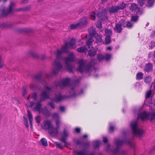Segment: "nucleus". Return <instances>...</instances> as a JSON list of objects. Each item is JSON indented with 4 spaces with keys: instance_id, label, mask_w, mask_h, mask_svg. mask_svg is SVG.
Listing matches in <instances>:
<instances>
[{
    "instance_id": "obj_4",
    "label": "nucleus",
    "mask_w": 155,
    "mask_h": 155,
    "mask_svg": "<svg viewBox=\"0 0 155 155\" xmlns=\"http://www.w3.org/2000/svg\"><path fill=\"white\" fill-rule=\"evenodd\" d=\"M49 92L43 91L40 95V99L39 102L38 103L31 101L30 103V107L32 108L34 111H41L42 104L41 102L44 101L46 99L50 98V94Z\"/></svg>"
},
{
    "instance_id": "obj_63",
    "label": "nucleus",
    "mask_w": 155,
    "mask_h": 155,
    "mask_svg": "<svg viewBox=\"0 0 155 155\" xmlns=\"http://www.w3.org/2000/svg\"><path fill=\"white\" fill-rule=\"evenodd\" d=\"M89 145H90V143L88 142H87L84 144V146L85 147H87L88 148L89 147Z\"/></svg>"
},
{
    "instance_id": "obj_44",
    "label": "nucleus",
    "mask_w": 155,
    "mask_h": 155,
    "mask_svg": "<svg viewBox=\"0 0 155 155\" xmlns=\"http://www.w3.org/2000/svg\"><path fill=\"white\" fill-rule=\"evenodd\" d=\"M95 37L97 40V41L98 42H100L101 40V36L98 35V34H97V35H94Z\"/></svg>"
},
{
    "instance_id": "obj_46",
    "label": "nucleus",
    "mask_w": 155,
    "mask_h": 155,
    "mask_svg": "<svg viewBox=\"0 0 155 155\" xmlns=\"http://www.w3.org/2000/svg\"><path fill=\"white\" fill-rule=\"evenodd\" d=\"M149 49H152L155 46V43L153 41H151L149 44Z\"/></svg>"
},
{
    "instance_id": "obj_64",
    "label": "nucleus",
    "mask_w": 155,
    "mask_h": 155,
    "mask_svg": "<svg viewBox=\"0 0 155 155\" xmlns=\"http://www.w3.org/2000/svg\"><path fill=\"white\" fill-rule=\"evenodd\" d=\"M155 150V145L153 146L151 149L150 150V152H151L152 151H154Z\"/></svg>"
},
{
    "instance_id": "obj_1",
    "label": "nucleus",
    "mask_w": 155,
    "mask_h": 155,
    "mask_svg": "<svg viewBox=\"0 0 155 155\" xmlns=\"http://www.w3.org/2000/svg\"><path fill=\"white\" fill-rule=\"evenodd\" d=\"M154 107H155V100ZM139 118L142 120L148 119L150 121L153 122L155 121V112L147 113L144 111L142 113H138L137 117V119ZM137 120H135L132 121L130 126L132 129L133 134L138 137H140L143 134L144 132L143 130L137 128Z\"/></svg>"
},
{
    "instance_id": "obj_58",
    "label": "nucleus",
    "mask_w": 155,
    "mask_h": 155,
    "mask_svg": "<svg viewBox=\"0 0 155 155\" xmlns=\"http://www.w3.org/2000/svg\"><path fill=\"white\" fill-rule=\"evenodd\" d=\"M75 130L77 133H79L81 131V129L79 128H76L75 129Z\"/></svg>"
},
{
    "instance_id": "obj_8",
    "label": "nucleus",
    "mask_w": 155,
    "mask_h": 155,
    "mask_svg": "<svg viewBox=\"0 0 155 155\" xmlns=\"http://www.w3.org/2000/svg\"><path fill=\"white\" fill-rule=\"evenodd\" d=\"M15 4L11 2L10 3L9 8L6 9L4 5H2L0 7V15L1 16H5L8 15L12 13L14 10L13 8L15 7Z\"/></svg>"
},
{
    "instance_id": "obj_40",
    "label": "nucleus",
    "mask_w": 155,
    "mask_h": 155,
    "mask_svg": "<svg viewBox=\"0 0 155 155\" xmlns=\"http://www.w3.org/2000/svg\"><path fill=\"white\" fill-rule=\"evenodd\" d=\"M96 26L98 29H101L102 28L101 21L99 20L97 21L96 23Z\"/></svg>"
},
{
    "instance_id": "obj_53",
    "label": "nucleus",
    "mask_w": 155,
    "mask_h": 155,
    "mask_svg": "<svg viewBox=\"0 0 155 155\" xmlns=\"http://www.w3.org/2000/svg\"><path fill=\"white\" fill-rule=\"evenodd\" d=\"M52 118L56 120L59 119V116L58 114L56 113H54L52 114Z\"/></svg>"
},
{
    "instance_id": "obj_20",
    "label": "nucleus",
    "mask_w": 155,
    "mask_h": 155,
    "mask_svg": "<svg viewBox=\"0 0 155 155\" xmlns=\"http://www.w3.org/2000/svg\"><path fill=\"white\" fill-rule=\"evenodd\" d=\"M83 93V91L82 89L81 90L79 93H76L74 91V88L72 87L71 89V91L70 92V94L71 97H74L82 94Z\"/></svg>"
},
{
    "instance_id": "obj_16",
    "label": "nucleus",
    "mask_w": 155,
    "mask_h": 155,
    "mask_svg": "<svg viewBox=\"0 0 155 155\" xmlns=\"http://www.w3.org/2000/svg\"><path fill=\"white\" fill-rule=\"evenodd\" d=\"M63 135L60 139V140L64 143H68L66 141V139L68 137V131L64 129L63 131Z\"/></svg>"
},
{
    "instance_id": "obj_26",
    "label": "nucleus",
    "mask_w": 155,
    "mask_h": 155,
    "mask_svg": "<svg viewBox=\"0 0 155 155\" xmlns=\"http://www.w3.org/2000/svg\"><path fill=\"white\" fill-rule=\"evenodd\" d=\"M97 51L95 50H91L88 51V53L89 56L91 57L94 56L96 54Z\"/></svg>"
},
{
    "instance_id": "obj_12",
    "label": "nucleus",
    "mask_w": 155,
    "mask_h": 155,
    "mask_svg": "<svg viewBox=\"0 0 155 155\" xmlns=\"http://www.w3.org/2000/svg\"><path fill=\"white\" fill-rule=\"evenodd\" d=\"M70 79L68 78L64 79L61 81L55 82L56 87H64L68 86L70 83Z\"/></svg>"
},
{
    "instance_id": "obj_43",
    "label": "nucleus",
    "mask_w": 155,
    "mask_h": 155,
    "mask_svg": "<svg viewBox=\"0 0 155 155\" xmlns=\"http://www.w3.org/2000/svg\"><path fill=\"white\" fill-rule=\"evenodd\" d=\"M54 143L57 147L61 149H63V147L61 143H59L57 141H55Z\"/></svg>"
},
{
    "instance_id": "obj_29",
    "label": "nucleus",
    "mask_w": 155,
    "mask_h": 155,
    "mask_svg": "<svg viewBox=\"0 0 155 155\" xmlns=\"http://www.w3.org/2000/svg\"><path fill=\"white\" fill-rule=\"evenodd\" d=\"M40 142L43 146L46 147L48 146L47 140L45 138H41L40 140Z\"/></svg>"
},
{
    "instance_id": "obj_14",
    "label": "nucleus",
    "mask_w": 155,
    "mask_h": 155,
    "mask_svg": "<svg viewBox=\"0 0 155 155\" xmlns=\"http://www.w3.org/2000/svg\"><path fill=\"white\" fill-rule=\"evenodd\" d=\"M65 98L64 96L61 95L60 93L55 94L54 97L51 100L56 102H59Z\"/></svg>"
},
{
    "instance_id": "obj_36",
    "label": "nucleus",
    "mask_w": 155,
    "mask_h": 155,
    "mask_svg": "<svg viewBox=\"0 0 155 155\" xmlns=\"http://www.w3.org/2000/svg\"><path fill=\"white\" fill-rule=\"evenodd\" d=\"M147 6L148 7H151L153 5L154 2L153 0H147Z\"/></svg>"
},
{
    "instance_id": "obj_28",
    "label": "nucleus",
    "mask_w": 155,
    "mask_h": 155,
    "mask_svg": "<svg viewBox=\"0 0 155 155\" xmlns=\"http://www.w3.org/2000/svg\"><path fill=\"white\" fill-rule=\"evenodd\" d=\"M143 74L142 72L138 73L136 74V79L138 80H140L143 78Z\"/></svg>"
},
{
    "instance_id": "obj_51",
    "label": "nucleus",
    "mask_w": 155,
    "mask_h": 155,
    "mask_svg": "<svg viewBox=\"0 0 155 155\" xmlns=\"http://www.w3.org/2000/svg\"><path fill=\"white\" fill-rule=\"evenodd\" d=\"M60 123V121L59 119L56 120V129H57V130L58 131V129L59 128V124Z\"/></svg>"
},
{
    "instance_id": "obj_18",
    "label": "nucleus",
    "mask_w": 155,
    "mask_h": 155,
    "mask_svg": "<svg viewBox=\"0 0 155 155\" xmlns=\"http://www.w3.org/2000/svg\"><path fill=\"white\" fill-rule=\"evenodd\" d=\"M29 54L31 56L36 58H41L42 59H45L46 57L45 55H43L41 56V57H39L38 55L36 53L32 51H31L29 52Z\"/></svg>"
},
{
    "instance_id": "obj_6",
    "label": "nucleus",
    "mask_w": 155,
    "mask_h": 155,
    "mask_svg": "<svg viewBox=\"0 0 155 155\" xmlns=\"http://www.w3.org/2000/svg\"><path fill=\"white\" fill-rule=\"evenodd\" d=\"M42 128L45 130H48L49 134L52 136L57 135L58 131L57 129H56L52 126L51 122L49 120H47L45 121L43 124L42 125Z\"/></svg>"
},
{
    "instance_id": "obj_59",
    "label": "nucleus",
    "mask_w": 155,
    "mask_h": 155,
    "mask_svg": "<svg viewBox=\"0 0 155 155\" xmlns=\"http://www.w3.org/2000/svg\"><path fill=\"white\" fill-rule=\"evenodd\" d=\"M76 142L78 145H82V142L80 140H78Z\"/></svg>"
},
{
    "instance_id": "obj_13",
    "label": "nucleus",
    "mask_w": 155,
    "mask_h": 155,
    "mask_svg": "<svg viewBox=\"0 0 155 155\" xmlns=\"http://www.w3.org/2000/svg\"><path fill=\"white\" fill-rule=\"evenodd\" d=\"M89 20L86 17L81 18L78 22L80 28H82L88 23Z\"/></svg>"
},
{
    "instance_id": "obj_25",
    "label": "nucleus",
    "mask_w": 155,
    "mask_h": 155,
    "mask_svg": "<svg viewBox=\"0 0 155 155\" xmlns=\"http://www.w3.org/2000/svg\"><path fill=\"white\" fill-rule=\"evenodd\" d=\"M68 43H66L62 47L61 50L63 52L67 53L68 51Z\"/></svg>"
},
{
    "instance_id": "obj_45",
    "label": "nucleus",
    "mask_w": 155,
    "mask_h": 155,
    "mask_svg": "<svg viewBox=\"0 0 155 155\" xmlns=\"http://www.w3.org/2000/svg\"><path fill=\"white\" fill-rule=\"evenodd\" d=\"M100 145V142L98 141H95L94 142V148H98Z\"/></svg>"
},
{
    "instance_id": "obj_17",
    "label": "nucleus",
    "mask_w": 155,
    "mask_h": 155,
    "mask_svg": "<svg viewBox=\"0 0 155 155\" xmlns=\"http://www.w3.org/2000/svg\"><path fill=\"white\" fill-rule=\"evenodd\" d=\"M153 69V65L150 62L146 64L144 68V71L147 72H151L152 71Z\"/></svg>"
},
{
    "instance_id": "obj_3",
    "label": "nucleus",
    "mask_w": 155,
    "mask_h": 155,
    "mask_svg": "<svg viewBox=\"0 0 155 155\" xmlns=\"http://www.w3.org/2000/svg\"><path fill=\"white\" fill-rule=\"evenodd\" d=\"M62 51L58 50L56 52V59L54 61V65L56 68H54L52 69L50 74H46L45 75L47 78H51L53 75L56 74L60 70L63 71L65 69L63 68L62 65L60 63L59 60L61 58Z\"/></svg>"
},
{
    "instance_id": "obj_34",
    "label": "nucleus",
    "mask_w": 155,
    "mask_h": 155,
    "mask_svg": "<svg viewBox=\"0 0 155 155\" xmlns=\"http://www.w3.org/2000/svg\"><path fill=\"white\" fill-rule=\"evenodd\" d=\"M42 112L45 116H49L50 115L49 112L47 108L43 109L42 110Z\"/></svg>"
},
{
    "instance_id": "obj_10",
    "label": "nucleus",
    "mask_w": 155,
    "mask_h": 155,
    "mask_svg": "<svg viewBox=\"0 0 155 155\" xmlns=\"http://www.w3.org/2000/svg\"><path fill=\"white\" fill-rule=\"evenodd\" d=\"M126 4L123 2L117 5H114L110 7L109 9V12L110 13H114L117 12L120 10L123 9L126 7Z\"/></svg>"
},
{
    "instance_id": "obj_50",
    "label": "nucleus",
    "mask_w": 155,
    "mask_h": 155,
    "mask_svg": "<svg viewBox=\"0 0 155 155\" xmlns=\"http://www.w3.org/2000/svg\"><path fill=\"white\" fill-rule=\"evenodd\" d=\"M37 93L36 92L33 93L32 94L31 98L34 100H36L37 98Z\"/></svg>"
},
{
    "instance_id": "obj_23",
    "label": "nucleus",
    "mask_w": 155,
    "mask_h": 155,
    "mask_svg": "<svg viewBox=\"0 0 155 155\" xmlns=\"http://www.w3.org/2000/svg\"><path fill=\"white\" fill-rule=\"evenodd\" d=\"M138 8V5L134 3H132L130 7V9L131 11H134L137 10Z\"/></svg>"
},
{
    "instance_id": "obj_38",
    "label": "nucleus",
    "mask_w": 155,
    "mask_h": 155,
    "mask_svg": "<svg viewBox=\"0 0 155 155\" xmlns=\"http://www.w3.org/2000/svg\"><path fill=\"white\" fill-rule=\"evenodd\" d=\"M152 92L151 90L147 92L146 94V100L145 101V103L147 102V100L148 98H150V97L151 94Z\"/></svg>"
},
{
    "instance_id": "obj_27",
    "label": "nucleus",
    "mask_w": 155,
    "mask_h": 155,
    "mask_svg": "<svg viewBox=\"0 0 155 155\" xmlns=\"http://www.w3.org/2000/svg\"><path fill=\"white\" fill-rule=\"evenodd\" d=\"M30 88L32 90H37L39 89L38 88V86L34 83H31L29 86Z\"/></svg>"
},
{
    "instance_id": "obj_41",
    "label": "nucleus",
    "mask_w": 155,
    "mask_h": 155,
    "mask_svg": "<svg viewBox=\"0 0 155 155\" xmlns=\"http://www.w3.org/2000/svg\"><path fill=\"white\" fill-rule=\"evenodd\" d=\"M109 132L110 133L113 132L114 130L115 127L114 126H112V124L111 123H109Z\"/></svg>"
},
{
    "instance_id": "obj_33",
    "label": "nucleus",
    "mask_w": 155,
    "mask_h": 155,
    "mask_svg": "<svg viewBox=\"0 0 155 155\" xmlns=\"http://www.w3.org/2000/svg\"><path fill=\"white\" fill-rule=\"evenodd\" d=\"M151 81V77L150 76L146 77L144 79V82L145 83L148 84Z\"/></svg>"
},
{
    "instance_id": "obj_9",
    "label": "nucleus",
    "mask_w": 155,
    "mask_h": 155,
    "mask_svg": "<svg viewBox=\"0 0 155 155\" xmlns=\"http://www.w3.org/2000/svg\"><path fill=\"white\" fill-rule=\"evenodd\" d=\"M34 78L35 80L41 83L44 85L45 90L44 91H46V92H49V93H50L51 92V87H49L47 85L45 80L43 79L41 74L35 75Z\"/></svg>"
},
{
    "instance_id": "obj_31",
    "label": "nucleus",
    "mask_w": 155,
    "mask_h": 155,
    "mask_svg": "<svg viewBox=\"0 0 155 155\" xmlns=\"http://www.w3.org/2000/svg\"><path fill=\"white\" fill-rule=\"evenodd\" d=\"M139 17L137 15H132L131 17L130 21L136 22H137L139 19Z\"/></svg>"
},
{
    "instance_id": "obj_35",
    "label": "nucleus",
    "mask_w": 155,
    "mask_h": 155,
    "mask_svg": "<svg viewBox=\"0 0 155 155\" xmlns=\"http://www.w3.org/2000/svg\"><path fill=\"white\" fill-rule=\"evenodd\" d=\"M126 27L127 28L130 29L132 28L133 26V24L131 23L130 21H127L126 22Z\"/></svg>"
},
{
    "instance_id": "obj_30",
    "label": "nucleus",
    "mask_w": 155,
    "mask_h": 155,
    "mask_svg": "<svg viewBox=\"0 0 155 155\" xmlns=\"http://www.w3.org/2000/svg\"><path fill=\"white\" fill-rule=\"evenodd\" d=\"M105 33L106 35V36H110L112 35V31L111 29H106L105 30Z\"/></svg>"
},
{
    "instance_id": "obj_48",
    "label": "nucleus",
    "mask_w": 155,
    "mask_h": 155,
    "mask_svg": "<svg viewBox=\"0 0 155 155\" xmlns=\"http://www.w3.org/2000/svg\"><path fill=\"white\" fill-rule=\"evenodd\" d=\"M27 87L25 86H24L23 87V95L25 96L27 94Z\"/></svg>"
},
{
    "instance_id": "obj_11",
    "label": "nucleus",
    "mask_w": 155,
    "mask_h": 155,
    "mask_svg": "<svg viewBox=\"0 0 155 155\" xmlns=\"http://www.w3.org/2000/svg\"><path fill=\"white\" fill-rule=\"evenodd\" d=\"M74 59L73 56L67 57L65 59V63L66 64V69L70 72H72L73 71V67L70 65V63L74 62Z\"/></svg>"
},
{
    "instance_id": "obj_47",
    "label": "nucleus",
    "mask_w": 155,
    "mask_h": 155,
    "mask_svg": "<svg viewBox=\"0 0 155 155\" xmlns=\"http://www.w3.org/2000/svg\"><path fill=\"white\" fill-rule=\"evenodd\" d=\"M119 22L120 23V25L122 27L123 26L124 28L126 27L125 25H126V22L123 20H121Z\"/></svg>"
},
{
    "instance_id": "obj_62",
    "label": "nucleus",
    "mask_w": 155,
    "mask_h": 155,
    "mask_svg": "<svg viewBox=\"0 0 155 155\" xmlns=\"http://www.w3.org/2000/svg\"><path fill=\"white\" fill-rule=\"evenodd\" d=\"M151 36L152 37H155V31H153L152 34L151 35Z\"/></svg>"
},
{
    "instance_id": "obj_39",
    "label": "nucleus",
    "mask_w": 155,
    "mask_h": 155,
    "mask_svg": "<svg viewBox=\"0 0 155 155\" xmlns=\"http://www.w3.org/2000/svg\"><path fill=\"white\" fill-rule=\"evenodd\" d=\"M96 13L94 12H92L90 13V17L92 20H94L95 19Z\"/></svg>"
},
{
    "instance_id": "obj_7",
    "label": "nucleus",
    "mask_w": 155,
    "mask_h": 155,
    "mask_svg": "<svg viewBox=\"0 0 155 155\" xmlns=\"http://www.w3.org/2000/svg\"><path fill=\"white\" fill-rule=\"evenodd\" d=\"M90 35L88 36L87 35L86 37V45L88 46L89 48H93L92 45V43L94 41V39L92 36H94L97 35L96 31L95 29L93 27H91L88 30Z\"/></svg>"
},
{
    "instance_id": "obj_2",
    "label": "nucleus",
    "mask_w": 155,
    "mask_h": 155,
    "mask_svg": "<svg viewBox=\"0 0 155 155\" xmlns=\"http://www.w3.org/2000/svg\"><path fill=\"white\" fill-rule=\"evenodd\" d=\"M115 143L116 145V148L114 150L110 149V145L107 146L106 150L111 153L112 154H116L118 153L120 151V147L124 144L126 143L132 147H134V144L132 139L126 138L124 140H120L119 139H115Z\"/></svg>"
},
{
    "instance_id": "obj_57",
    "label": "nucleus",
    "mask_w": 155,
    "mask_h": 155,
    "mask_svg": "<svg viewBox=\"0 0 155 155\" xmlns=\"http://www.w3.org/2000/svg\"><path fill=\"white\" fill-rule=\"evenodd\" d=\"M29 9V8L28 7H26L24 8H21L19 10H18V11H21V10H23L24 11H25L28 10Z\"/></svg>"
},
{
    "instance_id": "obj_32",
    "label": "nucleus",
    "mask_w": 155,
    "mask_h": 155,
    "mask_svg": "<svg viewBox=\"0 0 155 155\" xmlns=\"http://www.w3.org/2000/svg\"><path fill=\"white\" fill-rule=\"evenodd\" d=\"M70 28L71 29H76L79 27V25L78 22L76 24H73L70 25Z\"/></svg>"
},
{
    "instance_id": "obj_15",
    "label": "nucleus",
    "mask_w": 155,
    "mask_h": 155,
    "mask_svg": "<svg viewBox=\"0 0 155 155\" xmlns=\"http://www.w3.org/2000/svg\"><path fill=\"white\" fill-rule=\"evenodd\" d=\"M76 39L74 38H72L71 41L68 43V48L70 49H74L77 47V44L76 43Z\"/></svg>"
},
{
    "instance_id": "obj_61",
    "label": "nucleus",
    "mask_w": 155,
    "mask_h": 155,
    "mask_svg": "<svg viewBox=\"0 0 155 155\" xmlns=\"http://www.w3.org/2000/svg\"><path fill=\"white\" fill-rule=\"evenodd\" d=\"M59 109L60 111H64V107L63 106H61L59 107Z\"/></svg>"
},
{
    "instance_id": "obj_49",
    "label": "nucleus",
    "mask_w": 155,
    "mask_h": 155,
    "mask_svg": "<svg viewBox=\"0 0 155 155\" xmlns=\"http://www.w3.org/2000/svg\"><path fill=\"white\" fill-rule=\"evenodd\" d=\"M145 0H138V2L140 6H142L144 5Z\"/></svg>"
},
{
    "instance_id": "obj_19",
    "label": "nucleus",
    "mask_w": 155,
    "mask_h": 155,
    "mask_svg": "<svg viewBox=\"0 0 155 155\" xmlns=\"http://www.w3.org/2000/svg\"><path fill=\"white\" fill-rule=\"evenodd\" d=\"M97 15L98 18L102 20H104L106 18V13L103 11L98 12Z\"/></svg>"
},
{
    "instance_id": "obj_21",
    "label": "nucleus",
    "mask_w": 155,
    "mask_h": 155,
    "mask_svg": "<svg viewBox=\"0 0 155 155\" xmlns=\"http://www.w3.org/2000/svg\"><path fill=\"white\" fill-rule=\"evenodd\" d=\"M114 29V31L117 33H120L121 32L123 29L120 22H118L117 24H116Z\"/></svg>"
},
{
    "instance_id": "obj_24",
    "label": "nucleus",
    "mask_w": 155,
    "mask_h": 155,
    "mask_svg": "<svg viewBox=\"0 0 155 155\" xmlns=\"http://www.w3.org/2000/svg\"><path fill=\"white\" fill-rule=\"evenodd\" d=\"M87 49L86 48V46H82L79 48L76 49V50L80 53H83L86 51Z\"/></svg>"
},
{
    "instance_id": "obj_42",
    "label": "nucleus",
    "mask_w": 155,
    "mask_h": 155,
    "mask_svg": "<svg viewBox=\"0 0 155 155\" xmlns=\"http://www.w3.org/2000/svg\"><path fill=\"white\" fill-rule=\"evenodd\" d=\"M111 38L110 36H106L105 38V42L106 44H108L111 42Z\"/></svg>"
},
{
    "instance_id": "obj_52",
    "label": "nucleus",
    "mask_w": 155,
    "mask_h": 155,
    "mask_svg": "<svg viewBox=\"0 0 155 155\" xmlns=\"http://www.w3.org/2000/svg\"><path fill=\"white\" fill-rule=\"evenodd\" d=\"M111 56L110 54H107L104 55V59H105L106 61L109 60L111 57Z\"/></svg>"
},
{
    "instance_id": "obj_60",
    "label": "nucleus",
    "mask_w": 155,
    "mask_h": 155,
    "mask_svg": "<svg viewBox=\"0 0 155 155\" xmlns=\"http://www.w3.org/2000/svg\"><path fill=\"white\" fill-rule=\"evenodd\" d=\"M108 140L107 137H104L103 138V141L104 143H106L107 142Z\"/></svg>"
},
{
    "instance_id": "obj_37",
    "label": "nucleus",
    "mask_w": 155,
    "mask_h": 155,
    "mask_svg": "<svg viewBox=\"0 0 155 155\" xmlns=\"http://www.w3.org/2000/svg\"><path fill=\"white\" fill-rule=\"evenodd\" d=\"M97 59L99 61H101L104 59V55L101 54H98L97 56Z\"/></svg>"
},
{
    "instance_id": "obj_22",
    "label": "nucleus",
    "mask_w": 155,
    "mask_h": 155,
    "mask_svg": "<svg viewBox=\"0 0 155 155\" xmlns=\"http://www.w3.org/2000/svg\"><path fill=\"white\" fill-rule=\"evenodd\" d=\"M28 117L29 120L30 122V124L31 127H32L33 118L32 115L29 110H28Z\"/></svg>"
},
{
    "instance_id": "obj_56",
    "label": "nucleus",
    "mask_w": 155,
    "mask_h": 155,
    "mask_svg": "<svg viewBox=\"0 0 155 155\" xmlns=\"http://www.w3.org/2000/svg\"><path fill=\"white\" fill-rule=\"evenodd\" d=\"M49 105L52 109L54 108V104L53 102H51L49 103Z\"/></svg>"
},
{
    "instance_id": "obj_55",
    "label": "nucleus",
    "mask_w": 155,
    "mask_h": 155,
    "mask_svg": "<svg viewBox=\"0 0 155 155\" xmlns=\"http://www.w3.org/2000/svg\"><path fill=\"white\" fill-rule=\"evenodd\" d=\"M24 125L27 128H28L29 125L27 118H26V121H25Z\"/></svg>"
},
{
    "instance_id": "obj_5",
    "label": "nucleus",
    "mask_w": 155,
    "mask_h": 155,
    "mask_svg": "<svg viewBox=\"0 0 155 155\" xmlns=\"http://www.w3.org/2000/svg\"><path fill=\"white\" fill-rule=\"evenodd\" d=\"M94 59H92L89 64H86L84 63L83 60H79L78 62L79 67L78 69V71L81 73H83L84 72H89L92 66L94 65Z\"/></svg>"
},
{
    "instance_id": "obj_54",
    "label": "nucleus",
    "mask_w": 155,
    "mask_h": 155,
    "mask_svg": "<svg viewBox=\"0 0 155 155\" xmlns=\"http://www.w3.org/2000/svg\"><path fill=\"white\" fill-rule=\"evenodd\" d=\"M35 120L36 123H39L41 121V117L39 116H36L35 118Z\"/></svg>"
}]
</instances>
